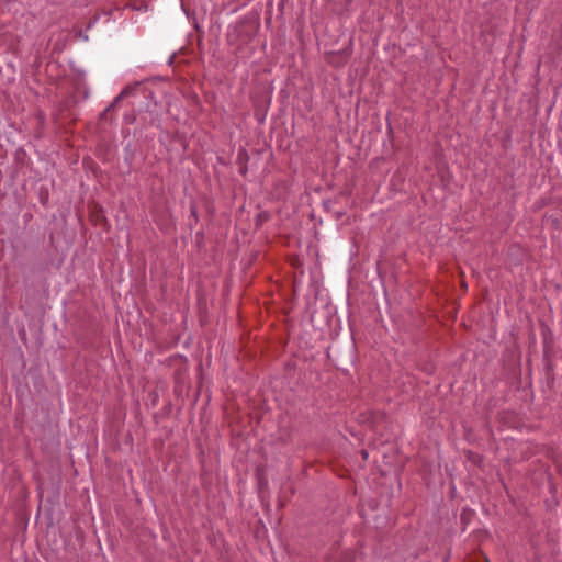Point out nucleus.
<instances>
[{"instance_id": "f257e3e1", "label": "nucleus", "mask_w": 562, "mask_h": 562, "mask_svg": "<svg viewBox=\"0 0 562 562\" xmlns=\"http://www.w3.org/2000/svg\"><path fill=\"white\" fill-rule=\"evenodd\" d=\"M126 94V90H123L114 100V103L119 102Z\"/></svg>"}, {"instance_id": "f03ea898", "label": "nucleus", "mask_w": 562, "mask_h": 562, "mask_svg": "<svg viewBox=\"0 0 562 562\" xmlns=\"http://www.w3.org/2000/svg\"><path fill=\"white\" fill-rule=\"evenodd\" d=\"M363 458L367 459L368 458V452L367 451H363Z\"/></svg>"}]
</instances>
